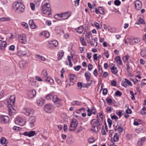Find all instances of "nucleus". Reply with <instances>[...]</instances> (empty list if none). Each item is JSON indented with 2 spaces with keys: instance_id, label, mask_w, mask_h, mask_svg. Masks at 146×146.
Here are the masks:
<instances>
[{
  "instance_id": "nucleus-1",
  "label": "nucleus",
  "mask_w": 146,
  "mask_h": 146,
  "mask_svg": "<svg viewBox=\"0 0 146 146\" xmlns=\"http://www.w3.org/2000/svg\"><path fill=\"white\" fill-rule=\"evenodd\" d=\"M50 6L49 1L48 0L44 1L42 4L41 6L42 12L43 14L49 15L50 14Z\"/></svg>"
},
{
  "instance_id": "nucleus-2",
  "label": "nucleus",
  "mask_w": 146,
  "mask_h": 146,
  "mask_svg": "<svg viewBox=\"0 0 146 146\" xmlns=\"http://www.w3.org/2000/svg\"><path fill=\"white\" fill-rule=\"evenodd\" d=\"M13 7L15 9V12L18 13L24 12L25 8L24 4L20 1L15 2L13 4Z\"/></svg>"
},
{
  "instance_id": "nucleus-3",
  "label": "nucleus",
  "mask_w": 146,
  "mask_h": 146,
  "mask_svg": "<svg viewBox=\"0 0 146 146\" xmlns=\"http://www.w3.org/2000/svg\"><path fill=\"white\" fill-rule=\"evenodd\" d=\"M47 73L45 70H43L41 76L43 78V80L49 83L52 84L54 82V80L53 79L50 77H48L47 76Z\"/></svg>"
},
{
  "instance_id": "nucleus-4",
  "label": "nucleus",
  "mask_w": 146,
  "mask_h": 146,
  "mask_svg": "<svg viewBox=\"0 0 146 146\" xmlns=\"http://www.w3.org/2000/svg\"><path fill=\"white\" fill-rule=\"evenodd\" d=\"M78 123V122L76 119H73L70 124V127H73V129L70 128L69 130L70 131H74L76 128Z\"/></svg>"
},
{
  "instance_id": "nucleus-5",
  "label": "nucleus",
  "mask_w": 146,
  "mask_h": 146,
  "mask_svg": "<svg viewBox=\"0 0 146 146\" xmlns=\"http://www.w3.org/2000/svg\"><path fill=\"white\" fill-rule=\"evenodd\" d=\"M95 119H93L91 120L90 123L92 126V128L91 129L93 131L96 133L98 131V124L95 121Z\"/></svg>"
},
{
  "instance_id": "nucleus-6",
  "label": "nucleus",
  "mask_w": 146,
  "mask_h": 146,
  "mask_svg": "<svg viewBox=\"0 0 146 146\" xmlns=\"http://www.w3.org/2000/svg\"><path fill=\"white\" fill-rule=\"evenodd\" d=\"M15 121L16 124L22 126L25 123V121L22 118L19 117L15 119Z\"/></svg>"
},
{
  "instance_id": "nucleus-7",
  "label": "nucleus",
  "mask_w": 146,
  "mask_h": 146,
  "mask_svg": "<svg viewBox=\"0 0 146 146\" xmlns=\"http://www.w3.org/2000/svg\"><path fill=\"white\" fill-rule=\"evenodd\" d=\"M58 44V42L56 40H51L48 42V47L50 48H53L54 47L57 46Z\"/></svg>"
},
{
  "instance_id": "nucleus-8",
  "label": "nucleus",
  "mask_w": 146,
  "mask_h": 146,
  "mask_svg": "<svg viewBox=\"0 0 146 146\" xmlns=\"http://www.w3.org/2000/svg\"><path fill=\"white\" fill-rule=\"evenodd\" d=\"M44 110L47 113H51L53 110V107L50 104H47L44 107Z\"/></svg>"
},
{
  "instance_id": "nucleus-9",
  "label": "nucleus",
  "mask_w": 146,
  "mask_h": 146,
  "mask_svg": "<svg viewBox=\"0 0 146 146\" xmlns=\"http://www.w3.org/2000/svg\"><path fill=\"white\" fill-rule=\"evenodd\" d=\"M0 119L1 123H7L9 121V118L8 116L6 115H1L0 116Z\"/></svg>"
},
{
  "instance_id": "nucleus-10",
  "label": "nucleus",
  "mask_w": 146,
  "mask_h": 146,
  "mask_svg": "<svg viewBox=\"0 0 146 146\" xmlns=\"http://www.w3.org/2000/svg\"><path fill=\"white\" fill-rule=\"evenodd\" d=\"M36 120V118L35 116H31L28 120L29 125L30 127H33L34 123Z\"/></svg>"
},
{
  "instance_id": "nucleus-11",
  "label": "nucleus",
  "mask_w": 146,
  "mask_h": 146,
  "mask_svg": "<svg viewBox=\"0 0 146 146\" xmlns=\"http://www.w3.org/2000/svg\"><path fill=\"white\" fill-rule=\"evenodd\" d=\"M36 94V91L34 90H31L28 92V96L29 98H34Z\"/></svg>"
},
{
  "instance_id": "nucleus-12",
  "label": "nucleus",
  "mask_w": 146,
  "mask_h": 146,
  "mask_svg": "<svg viewBox=\"0 0 146 146\" xmlns=\"http://www.w3.org/2000/svg\"><path fill=\"white\" fill-rule=\"evenodd\" d=\"M69 12H66L65 13H61L60 14H59V17L62 18L63 20L67 19L70 15V14H69Z\"/></svg>"
},
{
  "instance_id": "nucleus-13",
  "label": "nucleus",
  "mask_w": 146,
  "mask_h": 146,
  "mask_svg": "<svg viewBox=\"0 0 146 146\" xmlns=\"http://www.w3.org/2000/svg\"><path fill=\"white\" fill-rule=\"evenodd\" d=\"M23 135L26 136H28L29 137L34 136L35 134V132L34 131H26L23 133Z\"/></svg>"
},
{
  "instance_id": "nucleus-14",
  "label": "nucleus",
  "mask_w": 146,
  "mask_h": 146,
  "mask_svg": "<svg viewBox=\"0 0 146 146\" xmlns=\"http://www.w3.org/2000/svg\"><path fill=\"white\" fill-rule=\"evenodd\" d=\"M19 42L23 44H25L26 42V36L25 34H23L19 38Z\"/></svg>"
},
{
  "instance_id": "nucleus-15",
  "label": "nucleus",
  "mask_w": 146,
  "mask_h": 146,
  "mask_svg": "<svg viewBox=\"0 0 146 146\" xmlns=\"http://www.w3.org/2000/svg\"><path fill=\"white\" fill-rule=\"evenodd\" d=\"M15 104H9L8 105V108L9 110V113L10 116H11L12 115V110H15V108H14V105Z\"/></svg>"
},
{
  "instance_id": "nucleus-16",
  "label": "nucleus",
  "mask_w": 146,
  "mask_h": 146,
  "mask_svg": "<svg viewBox=\"0 0 146 146\" xmlns=\"http://www.w3.org/2000/svg\"><path fill=\"white\" fill-rule=\"evenodd\" d=\"M135 8L137 10H140L141 8L142 5L141 3L139 1H136L135 2Z\"/></svg>"
},
{
  "instance_id": "nucleus-17",
  "label": "nucleus",
  "mask_w": 146,
  "mask_h": 146,
  "mask_svg": "<svg viewBox=\"0 0 146 146\" xmlns=\"http://www.w3.org/2000/svg\"><path fill=\"white\" fill-rule=\"evenodd\" d=\"M88 110L87 111L88 113V115L90 116L92 115V113L95 114L96 113L95 109L94 108L92 107V109H90L88 108Z\"/></svg>"
},
{
  "instance_id": "nucleus-18",
  "label": "nucleus",
  "mask_w": 146,
  "mask_h": 146,
  "mask_svg": "<svg viewBox=\"0 0 146 146\" xmlns=\"http://www.w3.org/2000/svg\"><path fill=\"white\" fill-rule=\"evenodd\" d=\"M110 66L111 70L112 73L113 74H116L118 71L117 68L115 66V65L113 63H112L111 64Z\"/></svg>"
},
{
  "instance_id": "nucleus-19",
  "label": "nucleus",
  "mask_w": 146,
  "mask_h": 146,
  "mask_svg": "<svg viewBox=\"0 0 146 146\" xmlns=\"http://www.w3.org/2000/svg\"><path fill=\"white\" fill-rule=\"evenodd\" d=\"M27 51L26 50H20L17 52V54L18 56H26L27 54Z\"/></svg>"
},
{
  "instance_id": "nucleus-20",
  "label": "nucleus",
  "mask_w": 146,
  "mask_h": 146,
  "mask_svg": "<svg viewBox=\"0 0 146 146\" xmlns=\"http://www.w3.org/2000/svg\"><path fill=\"white\" fill-rule=\"evenodd\" d=\"M29 23L30 27L32 29H35L37 27V26L34 23L33 20H30L29 21Z\"/></svg>"
},
{
  "instance_id": "nucleus-21",
  "label": "nucleus",
  "mask_w": 146,
  "mask_h": 146,
  "mask_svg": "<svg viewBox=\"0 0 146 146\" xmlns=\"http://www.w3.org/2000/svg\"><path fill=\"white\" fill-rule=\"evenodd\" d=\"M27 62L24 60L20 61L19 62V65L21 68H23L26 65Z\"/></svg>"
},
{
  "instance_id": "nucleus-22",
  "label": "nucleus",
  "mask_w": 146,
  "mask_h": 146,
  "mask_svg": "<svg viewBox=\"0 0 146 146\" xmlns=\"http://www.w3.org/2000/svg\"><path fill=\"white\" fill-rule=\"evenodd\" d=\"M52 101L54 103H57L58 104L61 101V100L58 98L57 96L55 95L54 96H53Z\"/></svg>"
},
{
  "instance_id": "nucleus-23",
  "label": "nucleus",
  "mask_w": 146,
  "mask_h": 146,
  "mask_svg": "<svg viewBox=\"0 0 146 146\" xmlns=\"http://www.w3.org/2000/svg\"><path fill=\"white\" fill-rule=\"evenodd\" d=\"M36 102L38 105L41 106L44 104V101L42 98H40L37 99Z\"/></svg>"
},
{
  "instance_id": "nucleus-24",
  "label": "nucleus",
  "mask_w": 146,
  "mask_h": 146,
  "mask_svg": "<svg viewBox=\"0 0 146 146\" xmlns=\"http://www.w3.org/2000/svg\"><path fill=\"white\" fill-rule=\"evenodd\" d=\"M26 112H25V114L27 115H29L31 113H33L34 111V110L30 108H27L25 109Z\"/></svg>"
},
{
  "instance_id": "nucleus-25",
  "label": "nucleus",
  "mask_w": 146,
  "mask_h": 146,
  "mask_svg": "<svg viewBox=\"0 0 146 146\" xmlns=\"http://www.w3.org/2000/svg\"><path fill=\"white\" fill-rule=\"evenodd\" d=\"M61 27L60 26H58L55 27V31L57 34L61 35L63 33V31L61 30Z\"/></svg>"
},
{
  "instance_id": "nucleus-26",
  "label": "nucleus",
  "mask_w": 146,
  "mask_h": 146,
  "mask_svg": "<svg viewBox=\"0 0 146 146\" xmlns=\"http://www.w3.org/2000/svg\"><path fill=\"white\" fill-rule=\"evenodd\" d=\"M7 46V42L5 41H2L0 44V48L1 50H4Z\"/></svg>"
},
{
  "instance_id": "nucleus-27",
  "label": "nucleus",
  "mask_w": 146,
  "mask_h": 146,
  "mask_svg": "<svg viewBox=\"0 0 146 146\" xmlns=\"http://www.w3.org/2000/svg\"><path fill=\"white\" fill-rule=\"evenodd\" d=\"M119 137L118 134L117 133H115L113 138H111V141L112 142H115L118 141Z\"/></svg>"
},
{
  "instance_id": "nucleus-28",
  "label": "nucleus",
  "mask_w": 146,
  "mask_h": 146,
  "mask_svg": "<svg viewBox=\"0 0 146 146\" xmlns=\"http://www.w3.org/2000/svg\"><path fill=\"white\" fill-rule=\"evenodd\" d=\"M71 104L72 106H80L82 105V103L81 102L78 101H73L71 103Z\"/></svg>"
},
{
  "instance_id": "nucleus-29",
  "label": "nucleus",
  "mask_w": 146,
  "mask_h": 146,
  "mask_svg": "<svg viewBox=\"0 0 146 146\" xmlns=\"http://www.w3.org/2000/svg\"><path fill=\"white\" fill-rule=\"evenodd\" d=\"M35 58L38 60H42L44 61L45 60L46 58L42 56L39 54H37L35 56Z\"/></svg>"
},
{
  "instance_id": "nucleus-30",
  "label": "nucleus",
  "mask_w": 146,
  "mask_h": 146,
  "mask_svg": "<svg viewBox=\"0 0 146 146\" xmlns=\"http://www.w3.org/2000/svg\"><path fill=\"white\" fill-rule=\"evenodd\" d=\"M69 77L71 81H75L77 79V77L74 74H70L69 75Z\"/></svg>"
},
{
  "instance_id": "nucleus-31",
  "label": "nucleus",
  "mask_w": 146,
  "mask_h": 146,
  "mask_svg": "<svg viewBox=\"0 0 146 146\" xmlns=\"http://www.w3.org/2000/svg\"><path fill=\"white\" fill-rule=\"evenodd\" d=\"M15 96L13 95L10 97L9 99L8 100V102H9V101H10V104H15Z\"/></svg>"
},
{
  "instance_id": "nucleus-32",
  "label": "nucleus",
  "mask_w": 146,
  "mask_h": 146,
  "mask_svg": "<svg viewBox=\"0 0 146 146\" xmlns=\"http://www.w3.org/2000/svg\"><path fill=\"white\" fill-rule=\"evenodd\" d=\"M140 40L141 39L139 38H134L131 41H130V43L131 44H133L135 43H137L140 42Z\"/></svg>"
},
{
  "instance_id": "nucleus-33",
  "label": "nucleus",
  "mask_w": 146,
  "mask_h": 146,
  "mask_svg": "<svg viewBox=\"0 0 146 146\" xmlns=\"http://www.w3.org/2000/svg\"><path fill=\"white\" fill-rule=\"evenodd\" d=\"M76 31L80 34H81L84 30V27L83 26H81L78 28L76 29Z\"/></svg>"
},
{
  "instance_id": "nucleus-34",
  "label": "nucleus",
  "mask_w": 146,
  "mask_h": 146,
  "mask_svg": "<svg viewBox=\"0 0 146 146\" xmlns=\"http://www.w3.org/2000/svg\"><path fill=\"white\" fill-rule=\"evenodd\" d=\"M85 76L87 81H89L90 79V74L88 71L86 72L85 73Z\"/></svg>"
},
{
  "instance_id": "nucleus-35",
  "label": "nucleus",
  "mask_w": 146,
  "mask_h": 146,
  "mask_svg": "<svg viewBox=\"0 0 146 146\" xmlns=\"http://www.w3.org/2000/svg\"><path fill=\"white\" fill-rule=\"evenodd\" d=\"M40 35H43L45 36L46 38L49 37L50 36L49 33L47 31H44V32H41Z\"/></svg>"
},
{
  "instance_id": "nucleus-36",
  "label": "nucleus",
  "mask_w": 146,
  "mask_h": 146,
  "mask_svg": "<svg viewBox=\"0 0 146 146\" xmlns=\"http://www.w3.org/2000/svg\"><path fill=\"white\" fill-rule=\"evenodd\" d=\"M64 53L63 51H61L59 52L58 54V60H60L62 59V57L64 55Z\"/></svg>"
},
{
  "instance_id": "nucleus-37",
  "label": "nucleus",
  "mask_w": 146,
  "mask_h": 146,
  "mask_svg": "<svg viewBox=\"0 0 146 146\" xmlns=\"http://www.w3.org/2000/svg\"><path fill=\"white\" fill-rule=\"evenodd\" d=\"M0 142L2 144H6L7 140L5 138L3 137H2L0 139Z\"/></svg>"
},
{
  "instance_id": "nucleus-38",
  "label": "nucleus",
  "mask_w": 146,
  "mask_h": 146,
  "mask_svg": "<svg viewBox=\"0 0 146 146\" xmlns=\"http://www.w3.org/2000/svg\"><path fill=\"white\" fill-rule=\"evenodd\" d=\"M129 57L130 56L128 54H127L126 56H123L122 58L123 62H125L128 60Z\"/></svg>"
},
{
  "instance_id": "nucleus-39",
  "label": "nucleus",
  "mask_w": 146,
  "mask_h": 146,
  "mask_svg": "<svg viewBox=\"0 0 146 146\" xmlns=\"http://www.w3.org/2000/svg\"><path fill=\"white\" fill-rule=\"evenodd\" d=\"M141 55L142 57L146 56V51L145 49H142L141 52Z\"/></svg>"
},
{
  "instance_id": "nucleus-40",
  "label": "nucleus",
  "mask_w": 146,
  "mask_h": 146,
  "mask_svg": "<svg viewBox=\"0 0 146 146\" xmlns=\"http://www.w3.org/2000/svg\"><path fill=\"white\" fill-rule=\"evenodd\" d=\"M106 109L107 112L110 113L111 112V111L113 110V108L111 106H108Z\"/></svg>"
},
{
  "instance_id": "nucleus-41",
  "label": "nucleus",
  "mask_w": 146,
  "mask_h": 146,
  "mask_svg": "<svg viewBox=\"0 0 146 146\" xmlns=\"http://www.w3.org/2000/svg\"><path fill=\"white\" fill-rule=\"evenodd\" d=\"M80 39V41L82 42V44L84 46H86V44L85 42L84 38L81 37Z\"/></svg>"
},
{
  "instance_id": "nucleus-42",
  "label": "nucleus",
  "mask_w": 146,
  "mask_h": 146,
  "mask_svg": "<svg viewBox=\"0 0 146 146\" xmlns=\"http://www.w3.org/2000/svg\"><path fill=\"white\" fill-rule=\"evenodd\" d=\"M126 66H127V72L129 74H130L131 73V68H130L129 67V65L128 64H126Z\"/></svg>"
},
{
  "instance_id": "nucleus-43",
  "label": "nucleus",
  "mask_w": 146,
  "mask_h": 146,
  "mask_svg": "<svg viewBox=\"0 0 146 146\" xmlns=\"http://www.w3.org/2000/svg\"><path fill=\"white\" fill-rule=\"evenodd\" d=\"M10 20L9 18L7 17H2L0 18V21H9Z\"/></svg>"
},
{
  "instance_id": "nucleus-44",
  "label": "nucleus",
  "mask_w": 146,
  "mask_h": 146,
  "mask_svg": "<svg viewBox=\"0 0 146 146\" xmlns=\"http://www.w3.org/2000/svg\"><path fill=\"white\" fill-rule=\"evenodd\" d=\"M68 59L69 62V66L70 67H72V63L71 59V57L70 56H68Z\"/></svg>"
},
{
  "instance_id": "nucleus-45",
  "label": "nucleus",
  "mask_w": 146,
  "mask_h": 146,
  "mask_svg": "<svg viewBox=\"0 0 146 146\" xmlns=\"http://www.w3.org/2000/svg\"><path fill=\"white\" fill-rule=\"evenodd\" d=\"M21 25L23 27H25L26 29H28V24L25 22H22L21 23Z\"/></svg>"
},
{
  "instance_id": "nucleus-46",
  "label": "nucleus",
  "mask_w": 146,
  "mask_h": 146,
  "mask_svg": "<svg viewBox=\"0 0 146 146\" xmlns=\"http://www.w3.org/2000/svg\"><path fill=\"white\" fill-rule=\"evenodd\" d=\"M114 4L117 6L121 4V2L119 0H115L114 2Z\"/></svg>"
},
{
  "instance_id": "nucleus-47",
  "label": "nucleus",
  "mask_w": 146,
  "mask_h": 146,
  "mask_svg": "<svg viewBox=\"0 0 146 146\" xmlns=\"http://www.w3.org/2000/svg\"><path fill=\"white\" fill-rule=\"evenodd\" d=\"M99 10L100 11V13L101 14H104V9L102 7H100L99 8Z\"/></svg>"
},
{
  "instance_id": "nucleus-48",
  "label": "nucleus",
  "mask_w": 146,
  "mask_h": 146,
  "mask_svg": "<svg viewBox=\"0 0 146 146\" xmlns=\"http://www.w3.org/2000/svg\"><path fill=\"white\" fill-rule=\"evenodd\" d=\"M138 22L141 24H144L145 23V22L143 19L141 18H140L138 19Z\"/></svg>"
},
{
  "instance_id": "nucleus-49",
  "label": "nucleus",
  "mask_w": 146,
  "mask_h": 146,
  "mask_svg": "<svg viewBox=\"0 0 146 146\" xmlns=\"http://www.w3.org/2000/svg\"><path fill=\"white\" fill-rule=\"evenodd\" d=\"M82 111H84V108H82L79 110H77L76 111V112L78 113H80Z\"/></svg>"
},
{
  "instance_id": "nucleus-50",
  "label": "nucleus",
  "mask_w": 146,
  "mask_h": 146,
  "mask_svg": "<svg viewBox=\"0 0 146 146\" xmlns=\"http://www.w3.org/2000/svg\"><path fill=\"white\" fill-rule=\"evenodd\" d=\"M53 97V96L50 94L47 95L46 97V98L48 100H50Z\"/></svg>"
},
{
  "instance_id": "nucleus-51",
  "label": "nucleus",
  "mask_w": 146,
  "mask_h": 146,
  "mask_svg": "<svg viewBox=\"0 0 146 146\" xmlns=\"http://www.w3.org/2000/svg\"><path fill=\"white\" fill-rule=\"evenodd\" d=\"M122 111L121 110H120L118 112V111H117L116 113L120 117L123 114L122 113Z\"/></svg>"
},
{
  "instance_id": "nucleus-52",
  "label": "nucleus",
  "mask_w": 146,
  "mask_h": 146,
  "mask_svg": "<svg viewBox=\"0 0 146 146\" xmlns=\"http://www.w3.org/2000/svg\"><path fill=\"white\" fill-rule=\"evenodd\" d=\"M101 133L103 135H106V133L105 131V130L104 129V126H102V130L101 131Z\"/></svg>"
},
{
  "instance_id": "nucleus-53",
  "label": "nucleus",
  "mask_w": 146,
  "mask_h": 146,
  "mask_svg": "<svg viewBox=\"0 0 146 146\" xmlns=\"http://www.w3.org/2000/svg\"><path fill=\"white\" fill-rule=\"evenodd\" d=\"M117 131H118L120 133H121L123 132V128L120 126H118L117 128Z\"/></svg>"
},
{
  "instance_id": "nucleus-54",
  "label": "nucleus",
  "mask_w": 146,
  "mask_h": 146,
  "mask_svg": "<svg viewBox=\"0 0 146 146\" xmlns=\"http://www.w3.org/2000/svg\"><path fill=\"white\" fill-rule=\"evenodd\" d=\"M98 68L99 72L100 74H102L103 72V70L102 67L99 65H98Z\"/></svg>"
},
{
  "instance_id": "nucleus-55",
  "label": "nucleus",
  "mask_w": 146,
  "mask_h": 146,
  "mask_svg": "<svg viewBox=\"0 0 146 146\" xmlns=\"http://www.w3.org/2000/svg\"><path fill=\"white\" fill-rule=\"evenodd\" d=\"M141 114H144L146 113V108H143L141 110Z\"/></svg>"
},
{
  "instance_id": "nucleus-56",
  "label": "nucleus",
  "mask_w": 146,
  "mask_h": 146,
  "mask_svg": "<svg viewBox=\"0 0 146 146\" xmlns=\"http://www.w3.org/2000/svg\"><path fill=\"white\" fill-rule=\"evenodd\" d=\"M112 121L110 119L108 118V126L109 127H111L112 124Z\"/></svg>"
},
{
  "instance_id": "nucleus-57",
  "label": "nucleus",
  "mask_w": 146,
  "mask_h": 146,
  "mask_svg": "<svg viewBox=\"0 0 146 146\" xmlns=\"http://www.w3.org/2000/svg\"><path fill=\"white\" fill-rule=\"evenodd\" d=\"M115 94L116 96H120L122 95V93L119 91L117 90L115 92Z\"/></svg>"
},
{
  "instance_id": "nucleus-58",
  "label": "nucleus",
  "mask_w": 146,
  "mask_h": 146,
  "mask_svg": "<svg viewBox=\"0 0 146 146\" xmlns=\"http://www.w3.org/2000/svg\"><path fill=\"white\" fill-rule=\"evenodd\" d=\"M88 141L90 143H92L95 141L93 137L89 138Z\"/></svg>"
},
{
  "instance_id": "nucleus-59",
  "label": "nucleus",
  "mask_w": 146,
  "mask_h": 146,
  "mask_svg": "<svg viewBox=\"0 0 146 146\" xmlns=\"http://www.w3.org/2000/svg\"><path fill=\"white\" fill-rule=\"evenodd\" d=\"M125 82L127 84L129 85L130 86H132V84L131 82L129 81L127 79H125Z\"/></svg>"
},
{
  "instance_id": "nucleus-60",
  "label": "nucleus",
  "mask_w": 146,
  "mask_h": 146,
  "mask_svg": "<svg viewBox=\"0 0 146 146\" xmlns=\"http://www.w3.org/2000/svg\"><path fill=\"white\" fill-rule=\"evenodd\" d=\"M81 68V66L80 65H78L74 67V70L76 71H78L80 68Z\"/></svg>"
},
{
  "instance_id": "nucleus-61",
  "label": "nucleus",
  "mask_w": 146,
  "mask_h": 146,
  "mask_svg": "<svg viewBox=\"0 0 146 146\" xmlns=\"http://www.w3.org/2000/svg\"><path fill=\"white\" fill-rule=\"evenodd\" d=\"M95 121L98 124V126H100L102 125V123H101L100 121V119H98L97 120H95Z\"/></svg>"
},
{
  "instance_id": "nucleus-62",
  "label": "nucleus",
  "mask_w": 146,
  "mask_h": 146,
  "mask_svg": "<svg viewBox=\"0 0 146 146\" xmlns=\"http://www.w3.org/2000/svg\"><path fill=\"white\" fill-rule=\"evenodd\" d=\"M108 90L107 88H104L103 90V94L104 95L107 94Z\"/></svg>"
},
{
  "instance_id": "nucleus-63",
  "label": "nucleus",
  "mask_w": 146,
  "mask_h": 146,
  "mask_svg": "<svg viewBox=\"0 0 146 146\" xmlns=\"http://www.w3.org/2000/svg\"><path fill=\"white\" fill-rule=\"evenodd\" d=\"M15 47L14 46L12 45L9 46V50L12 51H14L15 50Z\"/></svg>"
},
{
  "instance_id": "nucleus-64",
  "label": "nucleus",
  "mask_w": 146,
  "mask_h": 146,
  "mask_svg": "<svg viewBox=\"0 0 146 146\" xmlns=\"http://www.w3.org/2000/svg\"><path fill=\"white\" fill-rule=\"evenodd\" d=\"M40 0H35V4L37 6H39L40 5Z\"/></svg>"
}]
</instances>
